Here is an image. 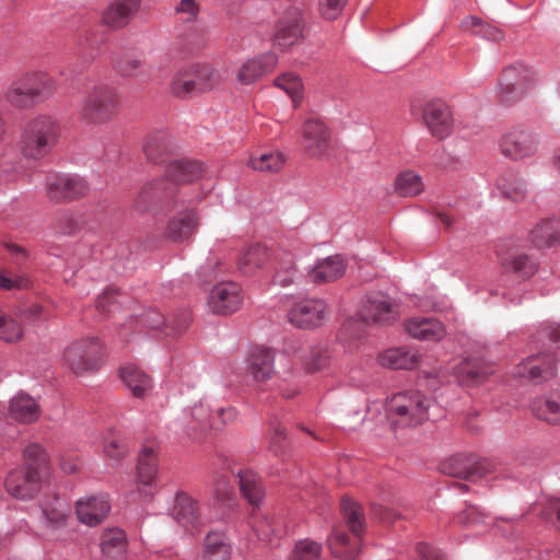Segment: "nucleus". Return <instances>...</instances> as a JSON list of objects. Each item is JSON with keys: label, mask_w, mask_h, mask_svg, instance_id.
Returning <instances> with one entry per match:
<instances>
[{"label": "nucleus", "mask_w": 560, "mask_h": 560, "mask_svg": "<svg viewBox=\"0 0 560 560\" xmlns=\"http://www.w3.org/2000/svg\"><path fill=\"white\" fill-rule=\"evenodd\" d=\"M536 80V72L526 65L515 63L506 67L501 73L498 85L501 103L510 105L521 100Z\"/></svg>", "instance_id": "obj_9"}, {"label": "nucleus", "mask_w": 560, "mask_h": 560, "mask_svg": "<svg viewBox=\"0 0 560 560\" xmlns=\"http://www.w3.org/2000/svg\"><path fill=\"white\" fill-rule=\"evenodd\" d=\"M176 15H180L185 23H194L200 14V4L197 0H179L174 7Z\"/></svg>", "instance_id": "obj_58"}, {"label": "nucleus", "mask_w": 560, "mask_h": 560, "mask_svg": "<svg viewBox=\"0 0 560 560\" xmlns=\"http://www.w3.org/2000/svg\"><path fill=\"white\" fill-rule=\"evenodd\" d=\"M358 538L355 541H350L349 536L340 529H334L328 539V547L331 553L343 560H354L360 550L357 548Z\"/></svg>", "instance_id": "obj_42"}, {"label": "nucleus", "mask_w": 560, "mask_h": 560, "mask_svg": "<svg viewBox=\"0 0 560 560\" xmlns=\"http://www.w3.org/2000/svg\"><path fill=\"white\" fill-rule=\"evenodd\" d=\"M422 120L432 137L443 140L454 127L453 113L442 100H430L422 107Z\"/></svg>", "instance_id": "obj_14"}, {"label": "nucleus", "mask_w": 560, "mask_h": 560, "mask_svg": "<svg viewBox=\"0 0 560 560\" xmlns=\"http://www.w3.org/2000/svg\"><path fill=\"white\" fill-rule=\"evenodd\" d=\"M185 201L183 191L165 178L149 182L135 198V208L140 212L171 211Z\"/></svg>", "instance_id": "obj_8"}, {"label": "nucleus", "mask_w": 560, "mask_h": 560, "mask_svg": "<svg viewBox=\"0 0 560 560\" xmlns=\"http://www.w3.org/2000/svg\"><path fill=\"white\" fill-rule=\"evenodd\" d=\"M430 399L420 392L411 390L394 395L386 409L395 427H416L428 419Z\"/></svg>", "instance_id": "obj_7"}, {"label": "nucleus", "mask_w": 560, "mask_h": 560, "mask_svg": "<svg viewBox=\"0 0 560 560\" xmlns=\"http://www.w3.org/2000/svg\"><path fill=\"white\" fill-rule=\"evenodd\" d=\"M213 493L218 502L229 501L233 494L230 477L225 472H215L213 476Z\"/></svg>", "instance_id": "obj_57"}, {"label": "nucleus", "mask_w": 560, "mask_h": 560, "mask_svg": "<svg viewBox=\"0 0 560 560\" xmlns=\"http://www.w3.org/2000/svg\"><path fill=\"white\" fill-rule=\"evenodd\" d=\"M243 304L241 287L235 282H221L217 284L209 298L210 310L220 315H229Z\"/></svg>", "instance_id": "obj_17"}, {"label": "nucleus", "mask_w": 560, "mask_h": 560, "mask_svg": "<svg viewBox=\"0 0 560 560\" xmlns=\"http://www.w3.org/2000/svg\"><path fill=\"white\" fill-rule=\"evenodd\" d=\"M249 165L259 172H279L284 165V159L280 152L264 153L252 156Z\"/></svg>", "instance_id": "obj_53"}, {"label": "nucleus", "mask_w": 560, "mask_h": 560, "mask_svg": "<svg viewBox=\"0 0 560 560\" xmlns=\"http://www.w3.org/2000/svg\"><path fill=\"white\" fill-rule=\"evenodd\" d=\"M529 240L538 248L550 247L560 243V219L547 218L535 225Z\"/></svg>", "instance_id": "obj_31"}, {"label": "nucleus", "mask_w": 560, "mask_h": 560, "mask_svg": "<svg viewBox=\"0 0 560 560\" xmlns=\"http://www.w3.org/2000/svg\"><path fill=\"white\" fill-rule=\"evenodd\" d=\"M348 0H319L318 10L320 15L330 21L337 19Z\"/></svg>", "instance_id": "obj_60"}, {"label": "nucleus", "mask_w": 560, "mask_h": 560, "mask_svg": "<svg viewBox=\"0 0 560 560\" xmlns=\"http://www.w3.org/2000/svg\"><path fill=\"white\" fill-rule=\"evenodd\" d=\"M328 317V306L319 299H306L292 305L288 312L290 324L301 329L319 327Z\"/></svg>", "instance_id": "obj_12"}, {"label": "nucleus", "mask_w": 560, "mask_h": 560, "mask_svg": "<svg viewBox=\"0 0 560 560\" xmlns=\"http://www.w3.org/2000/svg\"><path fill=\"white\" fill-rule=\"evenodd\" d=\"M249 525L260 539H268L273 533L271 521L267 517L256 521L254 516H252Z\"/></svg>", "instance_id": "obj_64"}, {"label": "nucleus", "mask_w": 560, "mask_h": 560, "mask_svg": "<svg viewBox=\"0 0 560 560\" xmlns=\"http://www.w3.org/2000/svg\"><path fill=\"white\" fill-rule=\"evenodd\" d=\"M306 30V13L302 3L288 7L279 18L275 38L279 45L289 47L304 38Z\"/></svg>", "instance_id": "obj_11"}, {"label": "nucleus", "mask_w": 560, "mask_h": 560, "mask_svg": "<svg viewBox=\"0 0 560 560\" xmlns=\"http://www.w3.org/2000/svg\"><path fill=\"white\" fill-rule=\"evenodd\" d=\"M268 259V250L260 244L250 245L244 249L237 261L238 270L245 275H253L261 268Z\"/></svg>", "instance_id": "obj_41"}, {"label": "nucleus", "mask_w": 560, "mask_h": 560, "mask_svg": "<svg viewBox=\"0 0 560 560\" xmlns=\"http://www.w3.org/2000/svg\"><path fill=\"white\" fill-rule=\"evenodd\" d=\"M486 516L476 506L467 505L455 516L454 521L462 525H475L483 522Z\"/></svg>", "instance_id": "obj_63"}, {"label": "nucleus", "mask_w": 560, "mask_h": 560, "mask_svg": "<svg viewBox=\"0 0 560 560\" xmlns=\"http://www.w3.org/2000/svg\"><path fill=\"white\" fill-rule=\"evenodd\" d=\"M273 84L291 97L294 107L299 106L303 93V84L299 75L292 72L282 73L275 79Z\"/></svg>", "instance_id": "obj_50"}, {"label": "nucleus", "mask_w": 560, "mask_h": 560, "mask_svg": "<svg viewBox=\"0 0 560 560\" xmlns=\"http://www.w3.org/2000/svg\"><path fill=\"white\" fill-rule=\"evenodd\" d=\"M24 464L15 468L5 479L7 492L19 500H31L40 490L43 476L48 466V455L37 443H31L23 451Z\"/></svg>", "instance_id": "obj_1"}, {"label": "nucleus", "mask_w": 560, "mask_h": 560, "mask_svg": "<svg viewBox=\"0 0 560 560\" xmlns=\"http://www.w3.org/2000/svg\"><path fill=\"white\" fill-rule=\"evenodd\" d=\"M170 151V140L161 131L147 136L143 143V153L152 163H162Z\"/></svg>", "instance_id": "obj_44"}, {"label": "nucleus", "mask_w": 560, "mask_h": 560, "mask_svg": "<svg viewBox=\"0 0 560 560\" xmlns=\"http://www.w3.org/2000/svg\"><path fill=\"white\" fill-rule=\"evenodd\" d=\"M105 348L98 338L89 337L71 342L63 351V364L75 375L97 372L105 362Z\"/></svg>", "instance_id": "obj_6"}, {"label": "nucleus", "mask_w": 560, "mask_h": 560, "mask_svg": "<svg viewBox=\"0 0 560 560\" xmlns=\"http://www.w3.org/2000/svg\"><path fill=\"white\" fill-rule=\"evenodd\" d=\"M127 536L120 528H107L101 537L102 552L108 557H120L127 551Z\"/></svg>", "instance_id": "obj_43"}, {"label": "nucleus", "mask_w": 560, "mask_h": 560, "mask_svg": "<svg viewBox=\"0 0 560 560\" xmlns=\"http://www.w3.org/2000/svg\"><path fill=\"white\" fill-rule=\"evenodd\" d=\"M56 90V80L49 73L32 70L12 81L5 92V100L15 108L30 109L49 100Z\"/></svg>", "instance_id": "obj_2"}, {"label": "nucleus", "mask_w": 560, "mask_h": 560, "mask_svg": "<svg viewBox=\"0 0 560 560\" xmlns=\"http://www.w3.org/2000/svg\"><path fill=\"white\" fill-rule=\"evenodd\" d=\"M187 68L188 70H191V77L197 93L210 91L220 82L219 72L210 65L198 63L187 66Z\"/></svg>", "instance_id": "obj_45"}, {"label": "nucleus", "mask_w": 560, "mask_h": 560, "mask_svg": "<svg viewBox=\"0 0 560 560\" xmlns=\"http://www.w3.org/2000/svg\"><path fill=\"white\" fill-rule=\"evenodd\" d=\"M345 271V259L339 255H335L318 261L308 276L313 283L322 284L337 280Z\"/></svg>", "instance_id": "obj_30"}, {"label": "nucleus", "mask_w": 560, "mask_h": 560, "mask_svg": "<svg viewBox=\"0 0 560 560\" xmlns=\"http://www.w3.org/2000/svg\"><path fill=\"white\" fill-rule=\"evenodd\" d=\"M301 148L312 159H325L334 148L327 124L315 116L306 118L301 128Z\"/></svg>", "instance_id": "obj_10"}, {"label": "nucleus", "mask_w": 560, "mask_h": 560, "mask_svg": "<svg viewBox=\"0 0 560 560\" xmlns=\"http://www.w3.org/2000/svg\"><path fill=\"white\" fill-rule=\"evenodd\" d=\"M533 412L538 419L549 424H560V390L537 398L533 402Z\"/></svg>", "instance_id": "obj_38"}, {"label": "nucleus", "mask_w": 560, "mask_h": 560, "mask_svg": "<svg viewBox=\"0 0 560 560\" xmlns=\"http://www.w3.org/2000/svg\"><path fill=\"white\" fill-rule=\"evenodd\" d=\"M237 412L233 407L219 408L212 417L211 429L220 430L225 424L232 423L236 420Z\"/></svg>", "instance_id": "obj_62"}, {"label": "nucleus", "mask_w": 560, "mask_h": 560, "mask_svg": "<svg viewBox=\"0 0 560 560\" xmlns=\"http://www.w3.org/2000/svg\"><path fill=\"white\" fill-rule=\"evenodd\" d=\"M46 191L51 201L65 202L85 196L89 186L78 175L50 174L46 179Z\"/></svg>", "instance_id": "obj_13"}, {"label": "nucleus", "mask_w": 560, "mask_h": 560, "mask_svg": "<svg viewBox=\"0 0 560 560\" xmlns=\"http://www.w3.org/2000/svg\"><path fill=\"white\" fill-rule=\"evenodd\" d=\"M399 316V305L390 296L376 292L366 296L360 311V319L349 318L341 327V338L359 339L369 323L392 324Z\"/></svg>", "instance_id": "obj_4"}, {"label": "nucleus", "mask_w": 560, "mask_h": 560, "mask_svg": "<svg viewBox=\"0 0 560 560\" xmlns=\"http://www.w3.org/2000/svg\"><path fill=\"white\" fill-rule=\"evenodd\" d=\"M179 203L175 209L177 213L170 219L164 235L173 242H185L189 240L198 229V215L194 208Z\"/></svg>", "instance_id": "obj_16"}, {"label": "nucleus", "mask_w": 560, "mask_h": 560, "mask_svg": "<svg viewBox=\"0 0 560 560\" xmlns=\"http://www.w3.org/2000/svg\"><path fill=\"white\" fill-rule=\"evenodd\" d=\"M120 378L137 398H142L152 388V380L142 370L133 364L120 369Z\"/></svg>", "instance_id": "obj_32"}, {"label": "nucleus", "mask_w": 560, "mask_h": 560, "mask_svg": "<svg viewBox=\"0 0 560 560\" xmlns=\"http://www.w3.org/2000/svg\"><path fill=\"white\" fill-rule=\"evenodd\" d=\"M103 453L107 458L118 460L127 454V445L119 432L110 430L103 441Z\"/></svg>", "instance_id": "obj_54"}, {"label": "nucleus", "mask_w": 560, "mask_h": 560, "mask_svg": "<svg viewBox=\"0 0 560 560\" xmlns=\"http://www.w3.org/2000/svg\"><path fill=\"white\" fill-rule=\"evenodd\" d=\"M113 68L121 78H136L143 74V60L138 56L124 54L114 59Z\"/></svg>", "instance_id": "obj_48"}, {"label": "nucleus", "mask_w": 560, "mask_h": 560, "mask_svg": "<svg viewBox=\"0 0 560 560\" xmlns=\"http://www.w3.org/2000/svg\"><path fill=\"white\" fill-rule=\"evenodd\" d=\"M119 104L115 88L108 84H95L83 96L79 117L88 125H103L117 114Z\"/></svg>", "instance_id": "obj_5"}, {"label": "nucleus", "mask_w": 560, "mask_h": 560, "mask_svg": "<svg viewBox=\"0 0 560 560\" xmlns=\"http://www.w3.org/2000/svg\"><path fill=\"white\" fill-rule=\"evenodd\" d=\"M500 149L503 155L513 160H522L536 152L537 141L528 130L513 129L503 135Z\"/></svg>", "instance_id": "obj_18"}, {"label": "nucleus", "mask_w": 560, "mask_h": 560, "mask_svg": "<svg viewBox=\"0 0 560 560\" xmlns=\"http://www.w3.org/2000/svg\"><path fill=\"white\" fill-rule=\"evenodd\" d=\"M59 136V122L51 116L38 115L22 127L18 148L25 159L40 160L52 150Z\"/></svg>", "instance_id": "obj_3"}, {"label": "nucleus", "mask_w": 560, "mask_h": 560, "mask_svg": "<svg viewBox=\"0 0 560 560\" xmlns=\"http://www.w3.org/2000/svg\"><path fill=\"white\" fill-rule=\"evenodd\" d=\"M500 266L504 273H511L521 280L533 277L538 270L537 261L528 254L511 252L500 259Z\"/></svg>", "instance_id": "obj_28"}, {"label": "nucleus", "mask_w": 560, "mask_h": 560, "mask_svg": "<svg viewBox=\"0 0 560 560\" xmlns=\"http://www.w3.org/2000/svg\"><path fill=\"white\" fill-rule=\"evenodd\" d=\"M296 269L292 256H287L275 276V281L281 287H288L294 282Z\"/></svg>", "instance_id": "obj_59"}, {"label": "nucleus", "mask_w": 560, "mask_h": 560, "mask_svg": "<svg viewBox=\"0 0 560 560\" xmlns=\"http://www.w3.org/2000/svg\"><path fill=\"white\" fill-rule=\"evenodd\" d=\"M497 186L505 199L522 202L527 197L526 182L515 173H504L497 180Z\"/></svg>", "instance_id": "obj_39"}, {"label": "nucleus", "mask_w": 560, "mask_h": 560, "mask_svg": "<svg viewBox=\"0 0 560 560\" xmlns=\"http://www.w3.org/2000/svg\"><path fill=\"white\" fill-rule=\"evenodd\" d=\"M212 411L203 402L195 405L183 420L185 435L194 441H200L208 429H211Z\"/></svg>", "instance_id": "obj_24"}, {"label": "nucleus", "mask_w": 560, "mask_h": 560, "mask_svg": "<svg viewBox=\"0 0 560 560\" xmlns=\"http://www.w3.org/2000/svg\"><path fill=\"white\" fill-rule=\"evenodd\" d=\"M240 491L249 504L257 506L265 497V489L260 477L252 470L237 471Z\"/></svg>", "instance_id": "obj_34"}, {"label": "nucleus", "mask_w": 560, "mask_h": 560, "mask_svg": "<svg viewBox=\"0 0 560 560\" xmlns=\"http://www.w3.org/2000/svg\"><path fill=\"white\" fill-rule=\"evenodd\" d=\"M141 322L149 328L159 330L165 336H172L185 330L190 322L188 313H182L177 316L165 318L158 311H149L141 318Z\"/></svg>", "instance_id": "obj_26"}, {"label": "nucleus", "mask_w": 560, "mask_h": 560, "mask_svg": "<svg viewBox=\"0 0 560 560\" xmlns=\"http://www.w3.org/2000/svg\"><path fill=\"white\" fill-rule=\"evenodd\" d=\"M170 92L178 98H187L192 93H197L191 77V70H188L187 67L179 69L171 81Z\"/></svg>", "instance_id": "obj_49"}, {"label": "nucleus", "mask_w": 560, "mask_h": 560, "mask_svg": "<svg viewBox=\"0 0 560 560\" xmlns=\"http://www.w3.org/2000/svg\"><path fill=\"white\" fill-rule=\"evenodd\" d=\"M203 171V165L198 161H173L167 167V180L173 185L174 183H190L200 178Z\"/></svg>", "instance_id": "obj_33"}, {"label": "nucleus", "mask_w": 560, "mask_h": 560, "mask_svg": "<svg viewBox=\"0 0 560 560\" xmlns=\"http://www.w3.org/2000/svg\"><path fill=\"white\" fill-rule=\"evenodd\" d=\"M232 546L225 533L209 532L203 538L198 560H231Z\"/></svg>", "instance_id": "obj_27"}, {"label": "nucleus", "mask_w": 560, "mask_h": 560, "mask_svg": "<svg viewBox=\"0 0 560 560\" xmlns=\"http://www.w3.org/2000/svg\"><path fill=\"white\" fill-rule=\"evenodd\" d=\"M556 359L553 354L545 353L528 357L514 369V376L540 382L555 374Z\"/></svg>", "instance_id": "obj_21"}, {"label": "nucleus", "mask_w": 560, "mask_h": 560, "mask_svg": "<svg viewBox=\"0 0 560 560\" xmlns=\"http://www.w3.org/2000/svg\"><path fill=\"white\" fill-rule=\"evenodd\" d=\"M277 65L278 56L272 51H267L244 61L236 70V80L242 85L254 84L273 71Z\"/></svg>", "instance_id": "obj_19"}, {"label": "nucleus", "mask_w": 560, "mask_h": 560, "mask_svg": "<svg viewBox=\"0 0 560 560\" xmlns=\"http://www.w3.org/2000/svg\"><path fill=\"white\" fill-rule=\"evenodd\" d=\"M408 334L417 339L440 340L444 334L443 325L432 318H412L406 324Z\"/></svg>", "instance_id": "obj_36"}, {"label": "nucleus", "mask_w": 560, "mask_h": 560, "mask_svg": "<svg viewBox=\"0 0 560 560\" xmlns=\"http://www.w3.org/2000/svg\"><path fill=\"white\" fill-rule=\"evenodd\" d=\"M271 450L276 455L282 453L287 447L285 428L280 422H271Z\"/></svg>", "instance_id": "obj_61"}, {"label": "nucleus", "mask_w": 560, "mask_h": 560, "mask_svg": "<svg viewBox=\"0 0 560 560\" xmlns=\"http://www.w3.org/2000/svg\"><path fill=\"white\" fill-rule=\"evenodd\" d=\"M275 352L271 349L254 348L247 359V374L255 382L264 383L270 380L275 373Z\"/></svg>", "instance_id": "obj_25"}, {"label": "nucleus", "mask_w": 560, "mask_h": 560, "mask_svg": "<svg viewBox=\"0 0 560 560\" xmlns=\"http://www.w3.org/2000/svg\"><path fill=\"white\" fill-rule=\"evenodd\" d=\"M299 360L303 363L308 373H314L327 365L328 355L327 352L320 348L307 347L301 349Z\"/></svg>", "instance_id": "obj_51"}, {"label": "nucleus", "mask_w": 560, "mask_h": 560, "mask_svg": "<svg viewBox=\"0 0 560 560\" xmlns=\"http://www.w3.org/2000/svg\"><path fill=\"white\" fill-rule=\"evenodd\" d=\"M396 189L402 196H417L423 189L421 177L412 171H406L396 178Z\"/></svg>", "instance_id": "obj_52"}, {"label": "nucleus", "mask_w": 560, "mask_h": 560, "mask_svg": "<svg viewBox=\"0 0 560 560\" xmlns=\"http://www.w3.org/2000/svg\"><path fill=\"white\" fill-rule=\"evenodd\" d=\"M340 511L352 534L359 537L364 528L361 505L349 498H343L340 502Z\"/></svg>", "instance_id": "obj_47"}, {"label": "nucleus", "mask_w": 560, "mask_h": 560, "mask_svg": "<svg viewBox=\"0 0 560 560\" xmlns=\"http://www.w3.org/2000/svg\"><path fill=\"white\" fill-rule=\"evenodd\" d=\"M110 505L103 494L80 499L75 504L79 521L89 526H96L108 515Z\"/></svg>", "instance_id": "obj_22"}, {"label": "nucleus", "mask_w": 560, "mask_h": 560, "mask_svg": "<svg viewBox=\"0 0 560 560\" xmlns=\"http://www.w3.org/2000/svg\"><path fill=\"white\" fill-rule=\"evenodd\" d=\"M42 510L47 522L56 528L66 526L71 514L70 505L58 495L46 497Z\"/></svg>", "instance_id": "obj_37"}, {"label": "nucleus", "mask_w": 560, "mask_h": 560, "mask_svg": "<svg viewBox=\"0 0 560 560\" xmlns=\"http://www.w3.org/2000/svg\"><path fill=\"white\" fill-rule=\"evenodd\" d=\"M39 412V406L28 395H18L10 401L9 416L15 421L22 423L34 422L38 419Z\"/></svg>", "instance_id": "obj_35"}, {"label": "nucleus", "mask_w": 560, "mask_h": 560, "mask_svg": "<svg viewBox=\"0 0 560 560\" xmlns=\"http://www.w3.org/2000/svg\"><path fill=\"white\" fill-rule=\"evenodd\" d=\"M158 474V455L154 446H144L139 455L138 477L139 480L149 486Z\"/></svg>", "instance_id": "obj_46"}, {"label": "nucleus", "mask_w": 560, "mask_h": 560, "mask_svg": "<svg viewBox=\"0 0 560 560\" xmlns=\"http://www.w3.org/2000/svg\"><path fill=\"white\" fill-rule=\"evenodd\" d=\"M141 0H115L101 13V24L112 28L126 27L139 11Z\"/></svg>", "instance_id": "obj_20"}, {"label": "nucleus", "mask_w": 560, "mask_h": 560, "mask_svg": "<svg viewBox=\"0 0 560 560\" xmlns=\"http://www.w3.org/2000/svg\"><path fill=\"white\" fill-rule=\"evenodd\" d=\"M22 336V326L14 318L0 311V339L5 342H15Z\"/></svg>", "instance_id": "obj_56"}, {"label": "nucleus", "mask_w": 560, "mask_h": 560, "mask_svg": "<svg viewBox=\"0 0 560 560\" xmlns=\"http://www.w3.org/2000/svg\"><path fill=\"white\" fill-rule=\"evenodd\" d=\"M418 361V353L405 348L389 349L380 355V363L385 368L394 370L413 369L417 366Z\"/></svg>", "instance_id": "obj_40"}, {"label": "nucleus", "mask_w": 560, "mask_h": 560, "mask_svg": "<svg viewBox=\"0 0 560 560\" xmlns=\"http://www.w3.org/2000/svg\"><path fill=\"white\" fill-rule=\"evenodd\" d=\"M322 550L320 544L311 539H302L292 549L290 560H319Z\"/></svg>", "instance_id": "obj_55"}, {"label": "nucleus", "mask_w": 560, "mask_h": 560, "mask_svg": "<svg viewBox=\"0 0 560 560\" xmlns=\"http://www.w3.org/2000/svg\"><path fill=\"white\" fill-rule=\"evenodd\" d=\"M442 470L454 477L476 480L487 474L488 465L474 456L458 455L445 463Z\"/></svg>", "instance_id": "obj_23"}, {"label": "nucleus", "mask_w": 560, "mask_h": 560, "mask_svg": "<svg viewBox=\"0 0 560 560\" xmlns=\"http://www.w3.org/2000/svg\"><path fill=\"white\" fill-rule=\"evenodd\" d=\"M490 373H492L491 369L478 358L463 359L454 368L457 381L466 386L482 382Z\"/></svg>", "instance_id": "obj_29"}, {"label": "nucleus", "mask_w": 560, "mask_h": 560, "mask_svg": "<svg viewBox=\"0 0 560 560\" xmlns=\"http://www.w3.org/2000/svg\"><path fill=\"white\" fill-rule=\"evenodd\" d=\"M173 515L177 523L191 534L199 533L210 522L201 511L199 501L185 492L176 495Z\"/></svg>", "instance_id": "obj_15"}]
</instances>
